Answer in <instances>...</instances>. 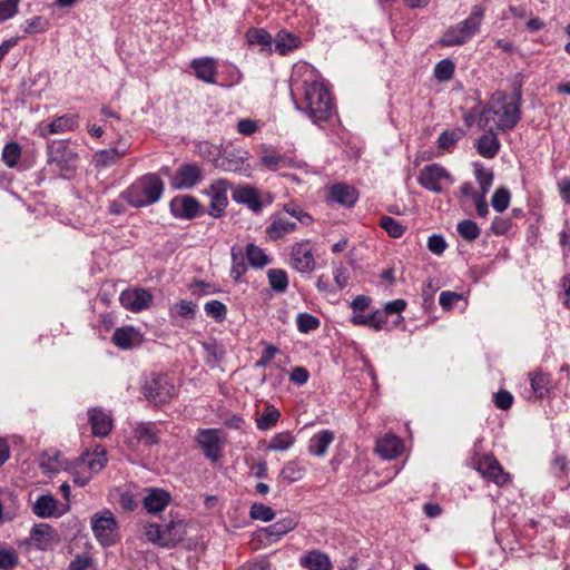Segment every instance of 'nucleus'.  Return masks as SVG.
<instances>
[{"label": "nucleus", "mask_w": 570, "mask_h": 570, "mask_svg": "<svg viewBox=\"0 0 570 570\" xmlns=\"http://www.w3.org/2000/svg\"><path fill=\"white\" fill-rule=\"evenodd\" d=\"M31 511L41 519L59 518L66 509L59 508L58 500L51 494H41L32 503Z\"/></svg>", "instance_id": "nucleus-20"}, {"label": "nucleus", "mask_w": 570, "mask_h": 570, "mask_svg": "<svg viewBox=\"0 0 570 570\" xmlns=\"http://www.w3.org/2000/svg\"><path fill=\"white\" fill-rule=\"evenodd\" d=\"M494 114L499 117L497 127L501 131L513 129L521 119V88L515 89L512 100L508 101L504 91H495L492 96Z\"/></svg>", "instance_id": "nucleus-4"}, {"label": "nucleus", "mask_w": 570, "mask_h": 570, "mask_svg": "<svg viewBox=\"0 0 570 570\" xmlns=\"http://www.w3.org/2000/svg\"><path fill=\"white\" fill-rule=\"evenodd\" d=\"M202 178L200 168L194 164L181 165L171 180L174 189H190L195 187Z\"/></svg>", "instance_id": "nucleus-19"}, {"label": "nucleus", "mask_w": 570, "mask_h": 570, "mask_svg": "<svg viewBox=\"0 0 570 570\" xmlns=\"http://www.w3.org/2000/svg\"><path fill=\"white\" fill-rule=\"evenodd\" d=\"M91 529L98 542L104 547H111L118 541V522L109 510L91 518Z\"/></svg>", "instance_id": "nucleus-6"}, {"label": "nucleus", "mask_w": 570, "mask_h": 570, "mask_svg": "<svg viewBox=\"0 0 570 570\" xmlns=\"http://www.w3.org/2000/svg\"><path fill=\"white\" fill-rule=\"evenodd\" d=\"M248 151L234 149L225 153L223 157L216 160V167L224 171L238 173L247 175L249 165L246 164Z\"/></svg>", "instance_id": "nucleus-15"}, {"label": "nucleus", "mask_w": 570, "mask_h": 570, "mask_svg": "<svg viewBox=\"0 0 570 570\" xmlns=\"http://www.w3.org/2000/svg\"><path fill=\"white\" fill-rule=\"evenodd\" d=\"M474 176L480 186V194H488L493 184V173L480 163H474Z\"/></svg>", "instance_id": "nucleus-41"}, {"label": "nucleus", "mask_w": 570, "mask_h": 570, "mask_svg": "<svg viewBox=\"0 0 570 570\" xmlns=\"http://www.w3.org/2000/svg\"><path fill=\"white\" fill-rule=\"evenodd\" d=\"M262 150L263 155L259 163L264 168L275 171L282 167L291 166V160L286 156L278 154L273 148L262 145Z\"/></svg>", "instance_id": "nucleus-30"}, {"label": "nucleus", "mask_w": 570, "mask_h": 570, "mask_svg": "<svg viewBox=\"0 0 570 570\" xmlns=\"http://www.w3.org/2000/svg\"><path fill=\"white\" fill-rule=\"evenodd\" d=\"M244 254L248 259L250 266L255 268H263L271 262L269 257L265 254V252L255 244H248L246 246V252Z\"/></svg>", "instance_id": "nucleus-40"}, {"label": "nucleus", "mask_w": 570, "mask_h": 570, "mask_svg": "<svg viewBox=\"0 0 570 570\" xmlns=\"http://www.w3.org/2000/svg\"><path fill=\"white\" fill-rule=\"evenodd\" d=\"M196 304H194L193 302L190 301H180L179 303L175 304L170 312L171 314H176L178 316H181V317H185V318H188V317H194L195 313H196Z\"/></svg>", "instance_id": "nucleus-56"}, {"label": "nucleus", "mask_w": 570, "mask_h": 570, "mask_svg": "<svg viewBox=\"0 0 570 570\" xmlns=\"http://www.w3.org/2000/svg\"><path fill=\"white\" fill-rule=\"evenodd\" d=\"M268 283L271 287L278 292L284 293L288 287L287 273L281 268H272L267 272Z\"/></svg>", "instance_id": "nucleus-43"}, {"label": "nucleus", "mask_w": 570, "mask_h": 570, "mask_svg": "<svg viewBox=\"0 0 570 570\" xmlns=\"http://www.w3.org/2000/svg\"><path fill=\"white\" fill-rule=\"evenodd\" d=\"M295 228L296 224L294 222L282 216H276L273 223L266 228V234L271 239L276 240L293 232Z\"/></svg>", "instance_id": "nucleus-38"}, {"label": "nucleus", "mask_w": 570, "mask_h": 570, "mask_svg": "<svg viewBox=\"0 0 570 570\" xmlns=\"http://www.w3.org/2000/svg\"><path fill=\"white\" fill-rule=\"evenodd\" d=\"M246 40L250 46H261L262 50L272 52L273 38L269 32L263 28H249L246 31Z\"/></svg>", "instance_id": "nucleus-37"}, {"label": "nucleus", "mask_w": 570, "mask_h": 570, "mask_svg": "<svg viewBox=\"0 0 570 570\" xmlns=\"http://www.w3.org/2000/svg\"><path fill=\"white\" fill-rule=\"evenodd\" d=\"M92 564V559L88 554H78L69 563L68 570H87Z\"/></svg>", "instance_id": "nucleus-63"}, {"label": "nucleus", "mask_w": 570, "mask_h": 570, "mask_svg": "<svg viewBox=\"0 0 570 570\" xmlns=\"http://www.w3.org/2000/svg\"><path fill=\"white\" fill-rule=\"evenodd\" d=\"M170 212L176 218L193 219L202 215L203 208L194 196L183 195L171 199Z\"/></svg>", "instance_id": "nucleus-14"}, {"label": "nucleus", "mask_w": 570, "mask_h": 570, "mask_svg": "<svg viewBox=\"0 0 570 570\" xmlns=\"http://www.w3.org/2000/svg\"><path fill=\"white\" fill-rule=\"evenodd\" d=\"M48 163L60 169H70L77 159V154L65 141H51L47 147Z\"/></svg>", "instance_id": "nucleus-12"}, {"label": "nucleus", "mask_w": 570, "mask_h": 570, "mask_svg": "<svg viewBox=\"0 0 570 570\" xmlns=\"http://www.w3.org/2000/svg\"><path fill=\"white\" fill-rule=\"evenodd\" d=\"M464 135L465 131L462 128L444 130L438 139V146L441 149L450 150Z\"/></svg>", "instance_id": "nucleus-42"}, {"label": "nucleus", "mask_w": 570, "mask_h": 570, "mask_svg": "<svg viewBox=\"0 0 570 570\" xmlns=\"http://www.w3.org/2000/svg\"><path fill=\"white\" fill-rule=\"evenodd\" d=\"M328 198L344 207H353L358 198L357 190L343 183L334 184L327 194Z\"/></svg>", "instance_id": "nucleus-26"}, {"label": "nucleus", "mask_w": 570, "mask_h": 570, "mask_svg": "<svg viewBox=\"0 0 570 570\" xmlns=\"http://www.w3.org/2000/svg\"><path fill=\"white\" fill-rule=\"evenodd\" d=\"M375 451L385 460L395 459L403 451L402 440L393 433H386L376 441Z\"/></svg>", "instance_id": "nucleus-23"}, {"label": "nucleus", "mask_w": 570, "mask_h": 570, "mask_svg": "<svg viewBox=\"0 0 570 570\" xmlns=\"http://www.w3.org/2000/svg\"><path fill=\"white\" fill-rule=\"evenodd\" d=\"M59 542L58 531L49 523H37L29 532V543L37 550H52Z\"/></svg>", "instance_id": "nucleus-8"}, {"label": "nucleus", "mask_w": 570, "mask_h": 570, "mask_svg": "<svg viewBox=\"0 0 570 570\" xmlns=\"http://www.w3.org/2000/svg\"><path fill=\"white\" fill-rule=\"evenodd\" d=\"M333 441L334 433L330 430H322L311 438L308 442V452L315 456H324Z\"/></svg>", "instance_id": "nucleus-33"}, {"label": "nucleus", "mask_w": 570, "mask_h": 570, "mask_svg": "<svg viewBox=\"0 0 570 570\" xmlns=\"http://www.w3.org/2000/svg\"><path fill=\"white\" fill-rule=\"evenodd\" d=\"M275 51L278 52L281 56H286L289 52L297 49L302 41L298 36L295 33L288 32L286 30H281L277 32L275 39Z\"/></svg>", "instance_id": "nucleus-32"}, {"label": "nucleus", "mask_w": 570, "mask_h": 570, "mask_svg": "<svg viewBox=\"0 0 570 570\" xmlns=\"http://www.w3.org/2000/svg\"><path fill=\"white\" fill-rule=\"evenodd\" d=\"M249 517L253 520L268 522L275 518V512L271 507L265 505L263 503L255 502L250 507Z\"/></svg>", "instance_id": "nucleus-50"}, {"label": "nucleus", "mask_w": 570, "mask_h": 570, "mask_svg": "<svg viewBox=\"0 0 570 570\" xmlns=\"http://www.w3.org/2000/svg\"><path fill=\"white\" fill-rule=\"evenodd\" d=\"M18 12V6L9 0L0 1V22L14 17Z\"/></svg>", "instance_id": "nucleus-61"}, {"label": "nucleus", "mask_w": 570, "mask_h": 570, "mask_svg": "<svg viewBox=\"0 0 570 570\" xmlns=\"http://www.w3.org/2000/svg\"><path fill=\"white\" fill-rule=\"evenodd\" d=\"M20 157L21 147L18 142L11 141L6 144L2 150V160L9 168L16 167Z\"/></svg>", "instance_id": "nucleus-49"}, {"label": "nucleus", "mask_w": 570, "mask_h": 570, "mask_svg": "<svg viewBox=\"0 0 570 570\" xmlns=\"http://www.w3.org/2000/svg\"><path fill=\"white\" fill-rule=\"evenodd\" d=\"M455 66L452 60L443 59L439 61L434 67V77L439 81H448L454 75Z\"/></svg>", "instance_id": "nucleus-51"}, {"label": "nucleus", "mask_w": 570, "mask_h": 570, "mask_svg": "<svg viewBox=\"0 0 570 570\" xmlns=\"http://www.w3.org/2000/svg\"><path fill=\"white\" fill-rule=\"evenodd\" d=\"M145 535L148 539V541L157 543L161 547H171L183 540L181 531H179V533L176 537H169L167 535L166 528L163 529L160 525L155 523L148 524L146 527Z\"/></svg>", "instance_id": "nucleus-28"}, {"label": "nucleus", "mask_w": 570, "mask_h": 570, "mask_svg": "<svg viewBox=\"0 0 570 570\" xmlns=\"http://www.w3.org/2000/svg\"><path fill=\"white\" fill-rule=\"evenodd\" d=\"M297 110L303 111L316 125L326 122L335 112V105L328 88L320 81H305L304 97L295 101Z\"/></svg>", "instance_id": "nucleus-1"}, {"label": "nucleus", "mask_w": 570, "mask_h": 570, "mask_svg": "<svg viewBox=\"0 0 570 570\" xmlns=\"http://www.w3.org/2000/svg\"><path fill=\"white\" fill-rule=\"evenodd\" d=\"M49 29V21L40 16L26 21L24 33H41Z\"/></svg>", "instance_id": "nucleus-55"}, {"label": "nucleus", "mask_w": 570, "mask_h": 570, "mask_svg": "<svg viewBox=\"0 0 570 570\" xmlns=\"http://www.w3.org/2000/svg\"><path fill=\"white\" fill-rule=\"evenodd\" d=\"M279 411L273 406L267 405L263 414L256 420L257 428L262 431L269 430L279 419Z\"/></svg>", "instance_id": "nucleus-47"}, {"label": "nucleus", "mask_w": 570, "mask_h": 570, "mask_svg": "<svg viewBox=\"0 0 570 570\" xmlns=\"http://www.w3.org/2000/svg\"><path fill=\"white\" fill-rule=\"evenodd\" d=\"M297 328L301 333L315 331L320 326V320L308 313H299L296 320Z\"/></svg>", "instance_id": "nucleus-53"}, {"label": "nucleus", "mask_w": 570, "mask_h": 570, "mask_svg": "<svg viewBox=\"0 0 570 570\" xmlns=\"http://www.w3.org/2000/svg\"><path fill=\"white\" fill-rule=\"evenodd\" d=\"M229 183L226 179H217L208 190L210 196L208 214L215 218H219L225 213L228 205L227 190Z\"/></svg>", "instance_id": "nucleus-13"}, {"label": "nucleus", "mask_w": 570, "mask_h": 570, "mask_svg": "<svg viewBox=\"0 0 570 570\" xmlns=\"http://www.w3.org/2000/svg\"><path fill=\"white\" fill-rule=\"evenodd\" d=\"M291 265L299 273H311L315 268L313 246L308 240L296 243L291 252Z\"/></svg>", "instance_id": "nucleus-11"}, {"label": "nucleus", "mask_w": 570, "mask_h": 570, "mask_svg": "<svg viewBox=\"0 0 570 570\" xmlns=\"http://www.w3.org/2000/svg\"><path fill=\"white\" fill-rule=\"evenodd\" d=\"M204 309L206 314L216 321H223L226 317L227 308L225 304L217 299L209 301L205 304Z\"/></svg>", "instance_id": "nucleus-54"}, {"label": "nucleus", "mask_w": 570, "mask_h": 570, "mask_svg": "<svg viewBox=\"0 0 570 570\" xmlns=\"http://www.w3.org/2000/svg\"><path fill=\"white\" fill-rule=\"evenodd\" d=\"M18 564V556L12 549H0V569L11 570Z\"/></svg>", "instance_id": "nucleus-57"}, {"label": "nucleus", "mask_w": 570, "mask_h": 570, "mask_svg": "<svg viewBox=\"0 0 570 570\" xmlns=\"http://www.w3.org/2000/svg\"><path fill=\"white\" fill-rule=\"evenodd\" d=\"M170 502L168 492L161 489H153L144 499V508L149 513L163 511Z\"/></svg>", "instance_id": "nucleus-31"}, {"label": "nucleus", "mask_w": 570, "mask_h": 570, "mask_svg": "<svg viewBox=\"0 0 570 570\" xmlns=\"http://www.w3.org/2000/svg\"><path fill=\"white\" fill-rule=\"evenodd\" d=\"M111 341L121 350H130L141 344L142 335L134 326H124L116 328Z\"/></svg>", "instance_id": "nucleus-24"}, {"label": "nucleus", "mask_w": 570, "mask_h": 570, "mask_svg": "<svg viewBox=\"0 0 570 570\" xmlns=\"http://www.w3.org/2000/svg\"><path fill=\"white\" fill-rule=\"evenodd\" d=\"M511 228V220L503 217H495L491 224V230L495 235H504Z\"/></svg>", "instance_id": "nucleus-64"}, {"label": "nucleus", "mask_w": 570, "mask_h": 570, "mask_svg": "<svg viewBox=\"0 0 570 570\" xmlns=\"http://www.w3.org/2000/svg\"><path fill=\"white\" fill-rule=\"evenodd\" d=\"M196 442L205 458L216 463L222 458L227 438L220 429H199Z\"/></svg>", "instance_id": "nucleus-5"}, {"label": "nucleus", "mask_w": 570, "mask_h": 570, "mask_svg": "<svg viewBox=\"0 0 570 570\" xmlns=\"http://www.w3.org/2000/svg\"><path fill=\"white\" fill-rule=\"evenodd\" d=\"M475 470L482 478L502 487L510 482V474L507 473L493 455H483L475 461Z\"/></svg>", "instance_id": "nucleus-9"}, {"label": "nucleus", "mask_w": 570, "mask_h": 570, "mask_svg": "<svg viewBox=\"0 0 570 570\" xmlns=\"http://www.w3.org/2000/svg\"><path fill=\"white\" fill-rule=\"evenodd\" d=\"M299 564L308 570H332V561L327 553L320 550L307 551L299 558Z\"/></svg>", "instance_id": "nucleus-27"}, {"label": "nucleus", "mask_w": 570, "mask_h": 570, "mask_svg": "<svg viewBox=\"0 0 570 570\" xmlns=\"http://www.w3.org/2000/svg\"><path fill=\"white\" fill-rule=\"evenodd\" d=\"M190 68L194 70L198 80L209 83H217L218 62L213 57L195 58L190 61Z\"/></svg>", "instance_id": "nucleus-18"}, {"label": "nucleus", "mask_w": 570, "mask_h": 570, "mask_svg": "<svg viewBox=\"0 0 570 570\" xmlns=\"http://www.w3.org/2000/svg\"><path fill=\"white\" fill-rule=\"evenodd\" d=\"M107 463V451L102 445H96L91 452H87L83 464L90 474L100 472Z\"/></svg>", "instance_id": "nucleus-35"}, {"label": "nucleus", "mask_w": 570, "mask_h": 570, "mask_svg": "<svg viewBox=\"0 0 570 570\" xmlns=\"http://www.w3.org/2000/svg\"><path fill=\"white\" fill-rule=\"evenodd\" d=\"M78 127V117L75 115H63L52 120L47 126V134H62L73 130Z\"/></svg>", "instance_id": "nucleus-39"}, {"label": "nucleus", "mask_w": 570, "mask_h": 570, "mask_svg": "<svg viewBox=\"0 0 570 570\" xmlns=\"http://www.w3.org/2000/svg\"><path fill=\"white\" fill-rule=\"evenodd\" d=\"M475 147L479 155L492 159L498 155L501 142L493 129L489 128V130L478 139Z\"/></svg>", "instance_id": "nucleus-29"}, {"label": "nucleus", "mask_w": 570, "mask_h": 570, "mask_svg": "<svg viewBox=\"0 0 570 570\" xmlns=\"http://www.w3.org/2000/svg\"><path fill=\"white\" fill-rule=\"evenodd\" d=\"M295 442V436L288 432V431H285V432H281V433H277L275 434L268 445H267V450H271V451H286L288 450Z\"/></svg>", "instance_id": "nucleus-45"}, {"label": "nucleus", "mask_w": 570, "mask_h": 570, "mask_svg": "<svg viewBox=\"0 0 570 570\" xmlns=\"http://www.w3.org/2000/svg\"><path fill=\"white\" fill-rule=\"evenodd\" d=\"M245 257L246 256H245V254H244L242 248H236V247L232 248V262H233V265H232L230 274H232V277L235 281H239L240 277L247 271V267H246V264H245Z\"/></svg>", "instance_id": "nucleus-46"}, {"label": "nucleus", "mask_w": 570, "mask_h": 570, "mask_svg": "<svg viewBox=\"0 0 570 570\" xmlns=\"http://www.w3.org/2000/svg\"><path fill=\"white\" fill-rule=\"evenodd\" d=\"M446 242L443 236L441 235H432L428 239V248L430 252H432L435 255H441L446 249Z\"/></svg>", "instance_id": "nucleus-60"}, {"label": "nucleus", "mask_w": 570, "mask_h": 570, "mask_svg": "<svg viewBox=\"0 0 570 570\" xmlns=\"http://www.w3.org/2000/svg\"><path fill=\"white\" fill-rule=\"evenodd\" d=\"M390 237L400 238L404 235L406 227L391 216H382L379 223Z\"/></svg>", "instance_id": "nucleus-44"}, {"label": "nucleus", "mask_w": 570, "mask_h": 570, "mask_svg": "<svg viewBox=\"0 0 570 570\" xmlns=\"http://www.w3.org/2000/svg\"><path fill=\"white\" fill-rule=\"evenodd\" d=\"M119 301L122 307L137 313L149 307L153 295L145 288L126 289L121 292Z\"/></svg>", "instance_id": "nucleus-16"}, {"label": "nucleus", "mask_w": 570, "mask_h": 570, "mask_svg": "<svg viewBox=\"0 0 570 570\" xmlns=\"http://www.w3.org/2000/svg\"><path fill=\"white\" fill-rule=\"evenodd\" d=\"M140 389L144 392H169L174 389V385L167 374L149 372L142 374Z\"/></svg>", "instance_id": "nucleus-25"}, {"label": "nucleus", "mask_w": 570, "mask_h": 570, "mask_svg": "<svg viewBox=\"0 0 570 570\" xmlns=\"http://www.w3.org/2000/svg\"><path fill=\"white\" fill-rule=\"evenodd\" d=\"M306 466L299 460H291L284 464L281 470L279 478L294 483L302 480L305 475Z\"/></svg>", "instance_id": "nucleus-36"}, {"label": "nucleus", "mask_w": 570, "mask_h": 570, "mask_svg": "<svg viewBox=\"0 0 570 570\" xmlns=\"http://www.w3.org/2000/svg\"><path fill=\"white\" fill-rule=\"evenodd\" d=\"M456 230L459 235L468 242L475 240L476 238H479L481 234V230L476 223H474L471 219L461 220L456 226Z\"/></svg>", "instance_id": "nucleus-48"}, {"label": "nucleus", "mask_w": 570, "mask_h": 570, "mask_svg": "<svg viewBox=\"0 0 570 570\" xmlns=\"http://www.w3.org/2000/svg\"><path fill=\"white\" fill-rule=\"evenodd\" d=\"M297 525L295 517L287 515L275 523L266 527L263 532L272 541L279 540L283 535L292 531Z\"/></svg>", "instance_id": "nucleus-34"}, {"label": "nucleus", "mask_w": 570, "mask_h": 570, "mask_svg": "<svg viewBox=\"0 0 570 570\" xmlns=\"http://www.w3.org/2000/svg\"><path fill=\"white\" fill-rule=\"evenodd\" d=\"M164 188V181L156 174H146L126 188L120 197L132 207H146L160 199Z\"/></svg>", "instance_id": "nucleus-2"}, {"label": "nucleus", "mask_w": 570, "mask_h": 570, "mask_svg": "<svg viewBox=\"0 0 570 570\" xmlns=\"http://www.w3.org/2000/svg\"><path fill=\"white\" fill-rule=\"evenodd\" d=\"M549 382V376L546 373L538 371L530 374V383L533 392H540L542 390L548 391Z\"/></svg>", "instance_id": "nucleus-58"}, {"label": "nucleus", "mask_w": 570, "mask_h": 570, "mask_svg": "<svg viewBox=\"0 0 570 570\" xmlns=\"http://www.w3.org/2000/svg\"><path fill=\"white\" fill-rule=\"evenodd\" d=\"M88 422L95 436L106 438L114 428L111 413L101 407H92L88 411Z\"/></svg>", "instance_id": "nucleus-17"}, {"label": "nucleus", "mask_w": 570, "mask_h": 570, "mask_svg": "<svg viewBox=\"0 0 570 570\" xmlns=\"http://www.w3.org/2000/svg\"><path fill=\"white\" fill-rule=\"evenodd\" d=\"M232 198L237 204L247 206L254 213H261L263 202L256 188L249 185H239L233 189Z\"/></svg>", "instance_id": "nucleus-21"}, {"label": "nucleus", "mask_w": 570, "mask_h": 570, "mask_svg": "<svg viewBox=\"0 0 570 570\" xmlns=\"http://www.w3.org/2000/svg\"><path fill=\"white\" fill-rule=\"evenodd\" d=\"M443 180H450L452 183L453 178L450 173L439 164H431L423 167L417 177V181L423 188L436 194L443 191Z\"/></svg>", "instance_id": "nucleus-7"}, {"label": "nucleus", "mask_w": 570, "mask_h": 570, "mask_svg": "<svg viewBox=\"0 0 570 570\" xmlns=\"http://www.w3.org/2000/svg\"><path fill=\"white\" fill-rule=\"evenodd\" d=\"M551 472L556 476L567 475L569 472V461L564 455L557 454L551 463Z\"/></svg>", "instance_id": "nucleus-59"}, {"label": "nucleus", "mask_w": 570, "mask_h": 570, "mask_svg": "<svg viewBox=\"0 0 570 570\" xmlns=\"http://www.w3.org/2000/svg\"><path fill=\"white\" fill-rule=\"evenodd\" d=\"M483 17L484 9L481 6H474L466 19L446 29L439 43L443 47H455L466 43L479 33Z\"/></svg>", "instance_id": "nucleus-3"}, {"label": "nucleus", "mask_w": 570, "mask_h": 570, "mask_svg": "<svg viewBox=\"0 0 570 570\" xmlns=\"http://www.w3.org/2000/svg\"><path fill=\"white\" fill-rule=\"evenodd\" d=\"M160 441V431L155 423L140 422L137 423L127 439V444L135 450L139 445L151 446Z\"/></svg>", "instance_id": "nucleus-10"}, {"label": "nucleus", "mask_w": 570, "mask_h": 570, "mask_svg": "<svg viewBox=\"0 0 570 570\" xmlns=\"http://www.w3.org/2000/svg\"><path fill=\"white\" fill-rule=\"evenodd\" d=\"M510 197V191L507 188H498L492 195L491 205L497 212L502 213L509 207Z\"/></svg>", "instance_id": "nucleus-52"}, {"label": "nucleus", "mask_w": 570, "mask_h": 570, "mask_svg": "<svg viewBox=\"0 0 570 570\" xmlns=\"http://www.w3.org/2000/svg\"><path fill=\"white\" fill-rule=\"evenodd\" d=\"M129 147L120 144L118 147L102 149L94 155L92 164L97 169H105L119 163L128 154Z\"/></svg>", "instance_id": "nucleus-22"}, {"label": "nucleus", "mask_w": 570, "mask_h": 570, "mask_svg": "<svg viewBox=\"0 0 570 570\" xmlns=\"http://www.w3.org/2000/svg\"><path fill=\"white\" fill-rule=\"evenodd\" d=\"M460 299V294L451 291H444L440 294L439 303L444 309H451L452 306Z\"/></svg>", "instance_id": "nucleus-62"}]
</instances>
